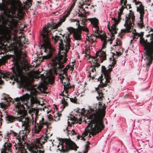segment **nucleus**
<instances>
[{
    "instance_id": "1",
    "label": "nucleus",
    "mask_w": 153,
    "mask_h": 153,
    "mask_svg": "<svg viewBox=\"0 0 153 153\" xmlns=\"http://www.w3.org/2000/svg\"><path fill=\"white\" fill-rule=\"evenodd\" d=\"M69 34L63 35L64 41L58 36L55 35L52 36L54 42H57L59 44V53L53 62L54 69L50 70L45 74H43L44 80L43 83L37 87L38 89L40 91H45L47 89L46 84L47 83L52 84L54 80L53 75L57 74V71L59 72L60 79L66 78L68 76L67 71L65 68H63V63L66 62L67 59L66 58L67 53L70 49V39L69 37Z\"/></svg>"
},
{
    "instance_id": "2",
    "label": "nucleus",
    "mask_w": 153,
    "mask_h": 153,
    "mask_svg": "<svg viewBox=\"0 0 153 153\" xmlns=\"http://www.w3.org/2000/svg\"><path fill=\"white\" fill-rule=\"evenodd\" d=\"M29 98V95L26 94L20 98H16L15 99V101L14 103L15 107L18 109L19 111L18 113H21L17 117H14L7 114H6L5 116V120L7 123H11L17 120L20 123L22 126H24V131H20L19 134L17 133L18 135L20 134L21 133L22 135L23 136V137H21L22 140L24 139L26 134H28L30 132V126L32 124L29 118L25 117L26 113L24 111H23L24 110L27 108L28 107L27 104V101ZM14 132L15 133V132H13L11 134L14 137V139H15V141L16 142V138L13 134Z\"/></svg>"
},
{
    "instance_id": "3",
    "label": "nucleus",
    "mask_w": 153,
    "mask_h": 153,
    "mask_svg": "<svg viewBox=\"0 0 153 153\" xmlns=\"http://www.w3.org/2000/svg\"><path fill=\"white\" fill-rule=\"evenodd\" d=\"M105 104L99 102L98 109H89L88 111L89 114L86 119L84 120L86 123L89 122L88 126L82 136H77L78 139L81 138L85 140L84 137L87 136L88 133L90 137V135H94L102 131L104 128L102 118L105 116Z\"/></svg>"
},
{
    "instance_id": "4",
    "label": "nucleus",
    "mask_w": 153,
    "mask_h": 153,
    "mask_svg": "<svg viewBox=\"0 0 153 153\" xmlns=\"http://www.w3.org/2000/svg\"><path fill=\"white\" fill-rule=\"evenodd\" d=\"M69 15V12L67 13L65 15L59 19V22L56 24L55 26H52L51 24H48L43 29L41 35H42L43 42V46L44 48V51L49 52L46 56L43 57V59H47L50 58L51 56V46L49 39V35L56 30V29L62 23L64 22L66 18Z\"/></svg>"
},
{
    "instance_id": "5",
    "label": "nucleus",
    "mask_w": 153,
    "mask_h": 153,
    "mask_svg": "<svg viewBox=\"0 0 153 153\" xmlns=\"http://www.w3.org/2000/svg\"><path fill=\"white\" fill-rule=\"evenodd\" d=\"M7 3L11 5L10 8H9L6 6L4 5L2 6L1 9L4 11L5 17L12 19V22L16 26L17 21L13 18L14 17L17 18L21 15L24 7L22 5V4L19 0H7Z\"/></svg>"
},
{
    "instance_id": "6",
    "label": "nucleus",
    "mask_w": 153,
    "mask_h": 153,
    "mask_svg": "<svg viewBox=\"0 0 153 153\" xmlns=\"http://www.w3.org/2000/svg\"><path fill=\"white\" fill-rule=\"evenodd\" d=\"M89 20L92 24L93 27L94 28V29L93 30L94 33L91 34L90 36L88 37V41L92 44L96 41L97 37H99L103 42L102 49L105 48H106L107 42V37L105 34H100V33L98 25L99 23L98 19L96 18H94L90 19Z\"/></svg>"
},
{
    "instance_id": "7",
    "label": "nucleus",
    "mask_w": 153,
    "mask_h": 153,
    "mask_svg": "<svg viewBox=\"0 0 153 153\" xmlns=\"http://www.w3.org/2000/svg\"><path fill=\"white\" fill-rule=\"evenodd\" d=\"M13 134L16 138V142H15V146L16 153H43V151L40 149L38 150L33 144H31L28 146V150L29 152H27L25 150L24 146L21 143L22 140H23V139L22 140L21 137L23 136L21 134L18 135L15 132L13 133Z\"/></svg>"
},
{
    "instance_id": "8",
    "label": "nucleus",
    "mask_w": 153,
    "mask_h": 153,
    "mask_svg": "<svg viewBox=\"0 0 153 153\" xmlns=\"http://www.w3.org/2000/svg\"><path fill=\"white\" fill-rule=\"evenodd\" d=\"M112 71L111 68H108L107 69L105 68V66H102V71L104 76L103 78L102 75H101L102 78H100V85H99L98 87L96 88V90L97 91L98 96L96 97L97 100L99 101H101L102 100L103 95L101 91V88H100V87H103L106 86L108 83L110 82L111 78L110 76V73Z\"/></svg>"
},
{
    "instance_id": "9",
    "label": "nucleus",
    "mask_w": 153,
    "mask_h": 153,
    "mask_svg": "<svg viewBox=\"0 0 153 153\" xmlns=\"http://www.w3.org/2000/svg\"><path fill=\"white\" fill-rule=\"evenodd\" d=\"M150 31L153 32V29L151 28ZM149 35L150 36L149 41H148L146 39L143 43L146 59V65L147 67L150 66L153 59V33Z\"/></svg>"
},
{
    "instance_id": "10",
    "label": "nucleus",
    "mask_w": 153,
    "mask_h": 153,
    "mask_svg": "<svg viewBox=\"0 0 153 153\" xmlns=\"http://www.w3.org/2000/svg\"><path fill=\"white\" fill-rule=\"evenodd\" d=\"M120 2L121 4V7L118 11V19H117L115 18H113L112 19L114 21V23L111 27H110L108 25V28L112 35L117 33L118 29L116 27V25L119 23L120 20L121 19L120 17L123 13V9L127 7V0H121Z\"/></svg>"
},
{
    "instance_id": "11",
    "label": "nucleus",
    "mask_w": 153,
    "mask_h": 153,
    "mask_svg": "<svg viewBox=\"0 0 153 153\" xmlns=\"http://www.w3.org/2000/svg\"><path fill=\"white\" fill-rule=\"evenodd\" d=\"M14 66L12 68L13 73L16 77H19L22 79L24 77V74L27 73L25 64L16 60L14 63Z\"/></svg>"
},
{
    "instance_id": "12",
    "label": "nucleus",
    "mask_w": 153,
    "mask_h": 153,
    "mask_svg": "<svg viewBox=\"0 0 153 153\" xmlns=\"http://www.w3.org/2000/svg\"><path fill=\"white\" fill-rule=\"evenodd\" d=\"M129 13L126 16V22L124 24L126 29L121 30L122 32H124L126 31L130 32L133 29L132 27L134 25L135 16L133 11L129 10Z\"/></svg>"
},
{
    "instance_id": "13",
    "label": "nucleus",
    "mask_w": 153,
    "mask_h": 153,
    "mask_svg": "<svg viewBox=\"0 0 153 153\" xmlns=\"http://www.w3.org/2000/svg\"><path fill=\"white\" fill-rule=\"evenodd\" d=\"M106 58L105 52L100 50L96 53L95 57L90 58L89 62L91 63L92 66L98 67L100 65L98 61L99 60V59L100 58V60L101 62L105 59Z\"/></svg>"
},
{
    "instance_id": "14",
    "label": "nucleus",
    "mask_w": 153,
    "mask_h": 153,
    "mask_svg": "<svg viewBox=\"0 0 153 153\" xmlns=\"http://www.w3.org/2000/svg\"><path fill=\"white\" fill-rule=\"evenodd\" d=\"M132 1L137 6V11L139 12L140 14V21L137 23V25L139 27L142 28L143 26V19L144 12V7L142 5L141 2L139 1H137L136 0H132Z\"/></svg>"
},
{
    "instance_id": "15",
    "label": "nucleus",
    "mask_w": 153,
    "mask_h": 153,
    "mask_svg": "<svg viewBox=\"0 0 153 153\" xmlns=\"http://www.w3.org/2000/svg\"><path fill=\"white\" fill-rule=\"evenodd\" d=\"M60 79V82H61L63 84L64 87V90L63 92L60 94V95L62 96H65L66 98H68V97H66V96L68 95V89L70 87L69 82V79L68 76L65 78H63V79Z\"/></svg>"
},
{
    "instance_id": "16",
    "label": "nucleus",
    "mask_w": 153,
    "mask_h": 153,
    "mask_svg": "<svg viewBox=\"0 0 153 153\" xmlns=\"http://www.w3.org/2000/svg\"><path fill=\"white\" fill-rule=\"evenodd\" d=\"M47 137H42L39 138H38L36 140V143L35 144H32L34 145V146L36 147L37 149H40L42 148V143H44L46 141Z\"/></svg>"
},
{
    "instance_id": "17",
    "label": "nucleus",
    "mask_w": 153,
    "mask_h": 153,
    "mask_svg": "<svg viewBox=\"0 0 153 153\" xmlns=\"http://www.w3.org/2000/svg\"><path fill=\"white\" fill-rule=\"evenodd\" d=\"M19 45L23 44H27V39L24 36L22 35L19 36L16 39Z\"/></svg>"
},
{
    "instance_id": "18",
    "label": "nucleus",
    "mask_w": 153,
    "mask_h": 153,
    "mask_svg": "<svg viewBox=\"0 0 153 153\" xmlns=\"http://www.w3.org/2000/svg\"><path fill=\"white\" fill-rule=\"evenodd\" d=\"M78 119L76 117H74L73 118H70L68 120V123L69 126H72L75 123H77Z\"/></svg>"
},
{
    "instance_id": "19",
    "label": "nucleus",
    "mask_w": 153,
    "mask_h": 153,
    "mask_svg": "<svg viewBox=\"0 0 153 153\" xmlns=\"http://www.w3.org/2000/svg\"><path fill=\"white\" fill-rule=\"evenodd\" d=\"M38 112V110L35 108H31L28 111V113L31 115L32 119L33 118L34 115L36 116Z\"/></svg>"
},
{
    "instance_id": "20",
    "label": "nucleus",
    "mask_w": 153,
    "mask_h": 153,
    "mask_svg": "<svg viewBox=\"0 0 153 153\" xmlns=\"http://www.w3.org/2000/svg\"><path fill=\"white\" fill-rule=\"evenodd\" d=\"M11 100V98H9L7 101V102H2L0 103V106L2 108L4 109L6 108L9 106V102H10Z\"/></svg>"
},
{
    "instance_id": "21",
    "label": "nucleus",
    "mask_w": 153,
    "mask_h": 153,
    "mask_svg": "<svg viewBox=\"0 0 153 153\" xmlns=\"http://www.w3.org/2000/svg\"><path fill=\"white\" fill-rule=\"evenodd\" d=\"M74 39L76 40H80L81 39V35L79 31H76L74 34Z\"/></svg>"
},
{
    "instance_id": "22",
    "label": "nucleus",
    "mask_w": 153,
    "mask_h": 153,
    "mask_svg": "<svg viewBox=\"0 0 153 153\" xmlns=\"http://www.w3.org/2000/svg\"><path fill=\"white\" fill-rule=\"evenodd\" d=\"M11 145L10 143L6 142L4 143L3 145V148L4 149L7 150L8 152H11L10 149L11 148Z\"/></svg>"
},
{
    "instance_id": "23",
    "label": "nucleus",
    "mask_w": 153,
    "mask_h": 153,
    "mask_svg": "<svg viewBox=\"0 0 153 153\" xmlns=\"http://www.w3.org/2000/svg\"><path fill=\"white\" fill-rule=\"evenodd\" d=\"M68 145L69 148L73 149H76L77 148V146L76 144L71 141L69 142L68 143Z\"/></svg>"
},
{
    "instance_id": "24",
    "label": "nucleus",
    "mask_w": 153,
    "mask_h": 153,
    "mask_svg": "<svg viewBox=\"0 0 153 153\" xmlns=\"http://www.w3.org/2000/svg\"><path fill=\"white\" fill-rule=\"evenodd\" d=\"M44 125L40 123L37 124V126H36L35 127V132L36 133L39 132L43 127Z\"/></svg>"
},
{
    "instance_id": "25",
    "label": "nucleus",
    "mask_w": 153,
    "mask_h": 153,
    "mask_svg": "<svg viewBox=\"0 0 153 153\" xmlns=\"http://www.w3.org/2000/svg\"><path fill=\"white\" fill-rule=\"evenodd\" d=\"M30 93L31 95L35 96L38 93V92L36 88H32Z\"/></svg>"
},
{
    "instance_id": "26",
    "label": "nucleus",
    "mask_w": 153,
    "mask_h": 153,
    "mask_svg": "<svg viewBox=\"0 0 153 153\" xmlns=\"http://www.w3.org/2000/svg\"><path fill=\"white\" fill-rule=\"evenodd\" d=\"M39 123L45 125L46 127L47 128L48 124H50V123H48L47 121H45L43 118H42L41 120L39 121Z\"/></svg>"
},
{
    "instance_id": "27",
    "label": "nucleus",
    "mask_w": 153,
    "mask_h": 153,
    "mask_svg": "<svg viewBox=\"0 0 153 153\" xmlns=\"http://www.w3.org/2000/svg\"><path fill=\"white\" fill-rule=\"evenodd\" d=\"M85 52V56H86L90 54V50L89 49V47L86 46L85 47V51H83Z\"/></svg>"
},
{
    "instance_id": "28",
    "label": "nucleus",
    "mask_w": 153,
    "mask_h": 153,
    "mask_svg": "<svg viewBox=\"0 0 153 153\" xmlns=\"http://www.w3.org/2000/svg\"><path fill=\"white\" fill-rule=\"evenodd\" d=\"M79 16H81V18H80V20L83 22H85L86 20V16L83 15V14H79Z\"/></svg>"
},
{
    "instance_id": "29",
    "label": "nucleus",
    "mask_w": 153,
    "mask_h": 153,
    "mask_svg": "<svg viewBox=\"0 0 153 153\" xmlns=\"http://www.w3.org/2000/svg\"><path fill=\"white\" fill-rule=\"evenodd\" d=\"M65 68L67 71H68V70H70V71H72L74 70V67L71 66L70 65H68Z\"/></svg>"
},
{
    "instance_id": "30",
    "label": "nucleus",
    "mask_w": 153,
    "mask_h": 153,
    "mask_svg": "<svg viewBox=\"0 0 153 153\" xmlns=\"http://www.w3.org/2000/svg\"><path fill=\"white\" fill-rule=\"evenodd\" d=\"M113 53V55L112 56H114L115 55H116V56L117 57H118V56H120L121 54L122 53L120 51H116L115 53Z\"/></svg>"
},
{
    "instance_id": "31",
    "label": "nucleus",
    "mask_w": 153,
    "mask_h": 153,
    "mask_svg": "<svg viewBox=\"0 0 153 153\" xmlns=\"http://www.w3.org/2000/svg\"><path fill=\"white\" fill-rule=\"evenodd\" d=\"M68 31L71 33H74L76 31V30L72 27H69L68 28Z\"/></svg>"
},
{
    "instance_id": "32",
    "label": "nucleus",
    "mask_w": 153,
    "mask_h": 153,
    "mask_svg": "<svg viewBox=\"0 0 153 153\" xmlns=\"http://www.w3.org/2000/svg\"><path fill=\"white\" fill-rule=\"evenodd\" d=\"M111 60H112V62H111V64L110 65L111 67H114L115 64H116L117 61L114 59V57L113 58H111Z\"/></svg>"
},
{
    "instance_id": "33",
    "label": "nucleus",
    "mask_w": 153,
    "mask_h": 153,
    "mask_svg": "<svg viewBox=\"0 0 153 153\" xmlns=\"http://www.w3.org/2000/svg\"><path fill=\"white\" fill-rule=\"evenodd\" d=\"M7 77V75L0 71V79L3 78H6Z\"/></svg>"
},
{
    "instance_id": "34",
    "label": "nucleus",
    "mask_w": 153,
    "mask_h": 153,
    "mask_svg": "<svg viewBox=\"0 0 153 153\" xmlns=\"http://www.w3.org/2000/svg\"><path fill=\"white\" fill-rule=\"evenodd\" d=\"M5 20V17L3 15L0 16V22H2V23H3Z\"/></svg>"
},
{
    "instance_id": "35",
    "label": "nucleus",
    "mask_w": 153,
    "mask_h": 153,
    "mask_svg": "<svg viewBox=\"0 0 153 153\" xmlns=\"http://www.w3.org/2000/svg\"><path fill=\"white\" fill-rule=\"evenodd\" d=\"M69 99L70 101L76 103L77 101V99L76 97L74 98H69Z\"/></svg>"
},
{
    "instance_id": "36",
    "label": "nucleus",
    "mask_w": 153,
    "mask_h": 153,
    "mask_svg": "<svg viewBox=\"0 0 153 153\" xmlns=\"http://www.w3.org/2000/svg\"><path fill=\"white\" fill-rule=\"evenodd\" d=\"M31 102L32 103H37V100L34 98H32L31 99Z\"/></svg>"
},
{
    "instance_id": "37",
    "label": "nucleus",
    "mask_w": 153,
    "mask_h": 153,
    "mask_svg": "<svg viewBox=\"0 0 153 153\" xmlns=\"http://www.w3.org/2000/svg\"><path fill=\"white\" fill-rule=\"evenodd\" d=\"M55 117H56L55 119V121H58L59 120V116L58 113H56V114H55Z\"/></svg>"
},
{
    "instance_id": "38",
    "label": "nucleus",
    "mask_w": 153,
    "mask_h": 153,
    "mask_svg": "<svg viewBox=\"0 0 153 153\" xmlns=\"http://www.w3.org/2000/svg\"><path fill=\"white\" fill-rule=\"evenodd\" d=\"M80 28L86 32H87L88 31V28L85 27L81 26Z\"/></svg>"
},
{
    "instance_id": "39",
    "label": "nucleus",
    "mask_w": 153,
    "mask_h": 153,
    "mask_svg": "<svg viewBox=\"0 0 153 153\" xmlns=\"http://www.w3.org/2000/svg\"><path fill=\"white\" fill-rule=\"evenodd\" d=\"M26 5H28L30 6L31 5V0H27L25 2Z\"/></svg>"
},
{
    "instance_id": "40",
    "label": "nucleus",
    "mask_w": 153,
    "mask_h": 153,
    "mask_svg": "<svg viewBox=\"0 0 153 153\" xmlns=\"http://www.w3.org/2000/svg\"><path fill=\"white\" fill-rule=\"evenodd\" d=\"M121 44V43L120 40L119 39H117L116 42V45H120Z\"/></svg>"
},
{
    "instance_id": "41",
    "label": "nucleus",
    "mask_w": 153,
    "mask_h": 153,
    "mask_svg": "<svg viewBox=\"0 0 153 153\" xmlns=\"http://www.w3.org/2000/svg\"><path fill=\"white\" fill-rule=\"evenodd\" d=\"M133 33L134 36L135 37V36H137V37L140 36V34L139 33H137L136 32L135 30H134L133 31Z\"/></svg>"
},
{
    "instance_id": "42",
    "label": "nucleus",
    "mask_w": 153,
    "mask_h": 153,
    "mask_svg": "<svg viewBox=\"0 0 153 153\" xmlns=\"http://www.w3.org/2000/svg\"><path fill=\"white\" fill-rule=\"evenodd\" d=\"M7 150L4 149V148H3L1 151V153H8L7 152Z\"/></svg>"
},
{
    "instance_id": "43",
    "label": "nucleus",
    "mask_w": 153,
    "mask_h": 153,
    "mask_svg": "<svg viewBox=\"0 0 153 153\" xmlns=\"http://www.w3.org/2000/svg\"><path fill=\"white\" fill-rule=\"evenodd\" d=\"M48 120L50 121H51L52 120V117H51V114H49V115H48Z\"/></svg>"
},
{
    "instance_id": "44",
    "label": "nucleus",
    "mask_w": 153,
    "mask_h": 153,
    "mask_svg": "<svg viewBox=\"0 0 153 153\" xmlns=\"http://www.w3.org/2000/svg\"><path fill=\"white\" fill-rule=\"evenodd\" d=\"M63 99L64 100H62V102L66 106L67 104V102L65 101V100H67V99H65V97Z\"/></svg>"
},
{
    "instance_id": "45",
    "label": "nucleus",
    "mask_w": 153,
    "mask_h": 153,
    "mask_svg": "<svg viewBox=\"0 0 153 153\" xmlns=\"http://www.w3.org/2000/svg\"><path fill=\"white\" fill-rule=\"evenodd\" d=\"M79 21H77V22L76 23V25H78V27L80 28L81 26H80L79 25Z\"/></svg>"
},
{
    "instance_id": "46",
    "label": "nucleus",
    "mask_w": 153,
    "mask_h": 153,
    "mask_svg": "<svg viewBox=\"0 0 153 153\" xmlns=\"http://www.w3.org/2000/svg\"><path fill=\"white\" fill-rule=\"evenodd\" d=\"M75 1H74L73 3L72 4L71 7V8H73V7H74V6H75Z\"/></svg>"
},
{
    "instance_id": "47",
    "label": "nucleus",
    "mask_w": 153,
    "mask_h": 153,
    "mask_svg": "<svg viewBox=\"0 0 153 153\" xmlns=\"http://www.w3.org/2000/svg\"><path fill=\"white\" fill-rule=\"evenodd\" d=\"M70 132L72 134H74L75 133V131L73 129H72V130L70 131Z\"/></svg>"
},
{
    "instance_id": "48",
    "label": "nucleus",
    "mask_w": 153,
    "mask_h": 153,
    "mask_svg": "<svg viewBox=\"0 0 153 153\" xmlns=\"http://www.w3.org/2000/svg\"><path fill=\"white\" fill-rule=\"evenodd\" d=\"M89 143L88 142L86 144L85 146V148L86 149H87L89 146Z\"/></svg>"
},
{
    "instance_id": "49",
    "label": "nucleus",
    "mask_w": 153,
    "mask_h": 153,
    "mask_svg": "<svg viewBox=\"0 0 153 153\" xmlns=\"http://www.w3.org/2000/svg\"><path fill=\"white\" fill-rule=\"evenodd\" d=\"M73 8H70V10L67 12V13H68V12H69V14L71 12V11L72 10Z\"/></svg>"
},
{
    "instance_id": "50",
    "label": "nucleus",
    "mask_w": 153,
    "mask_h": 153,
    "mask_svg": "<svg viewBox=\"0 0 153 153\" xmlns=\"http://www.w3.org/2000/svg\"><path fill=\"white\" fill-rule=\"evenodd\" d=\"M61 147L62 148L61 149L62 150H64L65 149V148L64 147V146L62 145H61Z\"/></svg>"
},
{
    "instance_id": "51",
    "label": "nucleus",
    "mask_w": 153,
    "mask_h": 153,
    "mask_svg": "<svg viewBox=\"0 0 153 153\" xmlns=\"http://www.w3.org/2000/svg\"><path fill=\"white\" fill-rule=\"evenodd\" d=\"M71 66H72L73 67H74V64L73 62H72V63H71V65H70Z\"/></svg>"
},
{
    "instance_id": "52",
    "label": "nucleus",
    "mask_w": 153,
    "mask_h": 153,
    "mask_svg": "<svg viewBox=\"0 0 153 153\" xmlns=\"http://www.w3.org/2000/svg\"><path fill=\"white\" fill-rule=\"evenodd\" d=\"M19 55L21 56V54H22L21 53V52L20 51L19 52Z\"/></svg>"
},
{
    "instance_id": "53",
    "label": "nucleus",
    "mask_w": 153,
    "mask_h": 153,
    "mask_svg": "<svg viewBox=\"0 0 153 153\" xmlns=\"http://www.w3.org/2000/svg\"><path fill=\"white\" fill-rule=\"evenodd\" d=\"M91 73H90V75L91 76Z\"/></svg>"
},
{
    "instance_id": "54",
    "label": "nucleus",
    "mask_w": 153,
    "mask_h": 153,
    "mask_svg": "<svg viewBox=\"0 0 153 153\" xmlns=\"http://www.w3.org/2000/svg\"><path fill=\"white\" fill-rule=\"evenodd\" d=\"M81 118H80L79 120H80V121H81Z\"/></svg>"
},
{
    "instance_id": "55",
    "label": "nucleus",
    "mask_w": 153,
    "mask_h": 153,
    "mask_svg": "<svg viewBox=\"0 0 153 153\" xmlns=\"http://www.w3.org/2000/svg\"><path fill=\"white\" fill-rule=\"evenodd\" d=\"M85 152H84V153H85Z\"/></svg>"
}]
</instances>
